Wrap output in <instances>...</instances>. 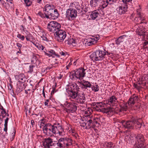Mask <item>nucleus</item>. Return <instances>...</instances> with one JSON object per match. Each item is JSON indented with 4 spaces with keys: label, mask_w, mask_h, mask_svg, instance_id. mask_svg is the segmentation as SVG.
I'll return each mask as SVG.
<instances>
[{
    "label": "nucleus",
    "mask_w": 148,
    "mask_h": 148,
    "mask_svg": "<svg viewBox=\"0 0 148 148\" xmlns=\"http://www.w3.org/2000/svg\"><path fill=\"white\" fill-rule=\"evenodd\" d=\"M140 119L132 117L128 121L122 120L121 123L125 128L132 130L135 127L137 129L140 128L142 125V124L140 122Z\"/></svg>",
    "instance_id": "obj_1"
},
{
    "label": "nucleus",
    "mask_w": 148,
    "mask_h": 148,
    "mask_svg": "<svg viewBox=\"0 0 148 148\" xmlns=\"http://www.w3.org/2000/svg\"><path fill=\"white\" fill-rule=\"evenodd\" d=\"M47 135L51 136L53 134H58L59 136H63L65 134L64 130L62 125L59 123L51 124Z\"/></svg>",
    "instance_id": "obj_2"
},
{
    "label": "nucleus",
    "mask_w": 148,
    "mask_h": 148,
    "mask_svg": "<svg viewBox=\"0 0 148 148\" xmlns=\"http://www.w3.org/2000/svg\"><path fill=\"white\" fill-rule=\"evenodd\" d=\"M138 99V96L133 95L130 98L127 103H125L123 102L121 103L120 105L121 108H119L116 107V110L115 109V110H116V113L118 114L119 112L126 111L127 109V105L132 106L137 101Z\"/></svg>",
    "instance_id": "obj_3"
},
{
    "label": "nucleus",
    "mask_w": 148,
    "mask_h": 148,
    "mask_svg": "<svg viewBox=\"0 0 148 148\" xmlns=\"http://www.w3.org/2000/svg\"><path fill=\"white\" fill-rule=\"evenodd\" d=\"M86 70V69H84V68L81 67L71 71L70 73V78L73 79L76 77L79 79H83L86 74L85 71Z\"/></svg>",
    "instance_id": "obj_4"
},
{
    "label": "nucleus",
    "mask_w": 148,
    "mask_h": 148,
    "mask_svg": "<svg viewBox=\"0 0 148 148\" xmlns=\"http://www.w3.org/2000/svg\"><path fill=\"white\" fill-rule=\"evenodd\" d=\"M106 55L105 51L98 50L92 53L90 57L93 61H98L103 60Z\"/></svg>",
    "instance_id": "obj_5"
},
{
    "label": "nucleus",
    "mask_w": 148,
    "mask_h": 148,
    "mask_svg": "<svg viewBox=\"0 0 148 148\" xmlns=\"http://www.w3.org/2000/svg\"><path fill=\"white\" fill-rule=\"evenodd\" d=\"M135 138L137 140V141L134 143L132 148H140L145 143L146 139L143 134H139L135 135Z\"/></svg>",
    "instance_id": "obj_6"
},
{
    "label": "nucleus",
    "mask_w": 148,
    "mask_h": 148,
    "mask_svg": "<svg viewBox=\"0 0 148 148\" xmlns=\"http://www.w3.org/2000/svg\"><path fill=\"white\" fill-rule=\"evenodd\" d=\"M54 35L55 39L59 42H62L66 36V32L60 29L56 31Z\"/></svg>",
    "instance_id": "obj_7"
},
{
    "label": "nucleus",
    "mask_w": 148,
    "mask_h": 148,
    "mask_svg": "<svg viewBox=\"0 0 148 148\" xmlns=\"http://www.w3.org/2000/svg\"><path fill=\"white\" fill-rule=\"evenodd\" d=\"M61 28V25L55 21H51L47 25L48 30L51 32L54 33L58 30H60Z\"/></svg>",
    "instance_id": "obj_8"
},
{
    "label": "nucleus",
    "mask_w": 148,
    "mask_h": 148,
    "mask_svg": "<svg viewBox=\"0 0 148 148\" xmlns=\"http://www.w3.org/2000/svg\"><path fill=\"white\" fill-rule=\"evenodd\" d=\"M56 141H53L51 138H44L42 141V145L44 148H51L54 146H56Z\"/></svg>",
    "instance_id": "obj_9"
},
{
    "label": "nucleus",
    "mask_w": 148,
    "mask_h": 148,
    "mask_svg": "<svg viewBox=\"0 0 148 148\" xmlns=\"http://www.w3.org/2000/svg\"><path fill=\"white\" fill-rule=\"evenodd\" d=\"M100 37L99 35H97L92 38H89L84 41L86 46H88L96 43Z\"/></svg>",
    "instance_id": "obj_10"
},
{
    "label": "nucleus",
    "mask_w": 148,
    "mask_h": 148,
    "mask_svg": "<svg viewBox=\"0 0 148 148\" xmlns=\"http://www.w3.org/2000/svg\"><path fill=\"white\" fill-rule=\"evenodd\" d=\"M77 16V12L76 10L70 8L67 10L66 16L69 20L74 19Z\"/></svg>",
    "instance_id": "obj_11"
},
{
    "label": "nucleus",
    "mask_w": 148,
    "mask_h": 148,
    "mask_svg": "<svg viewBox=\"0 0 148 148\" xmlns=\"http://www.w3.org/2000/svg\"><path fill=\"white\" fill-rule=\"evenodd\" d=\"M55 7L52 5L49 4H46L44 7L43 11H45V14L46 15V18H49V15L52 12Z\"/></svg>",
    "instance_id": "obj_12"
},
{
    "label": "nucleus",
    "mask_w": 148,
    "mask_h": 148,
    "mask_svg": "<svg viewBox=\"0 0 148 148\" xmlns=\"http://www.w3.org/2000/svg\"><path fill=\"white\" fill-rule=\"evenodd\" d=\"M127 5L126 4L123 3L118 6L116 11L119 14H123L127 11Z\"/></svg>",
    "instance_id": "obj_13"
},
{
    "label": "nucleus",
    "mask_w": 148,
    "mask_h": 148,
    "mask_svg": "<svg viewBox=\"0 0 148 148\" xmlns=\"http://www.w3.org/2000/svg\"><path fill=\"white\" fill-rule=\"evenodd\" d=\"M106 103L110 106H116L118 103L117 98L114 96H112L110 97L106 101Z\"/></svg>",
    "instance_id": "obj_14"
},
{
    "label": "nucleus",
    "mask_w": 148,
    "mask_h": 148,
    "mask_svg": "<svg viewBox=\"0 0 148 148\" xmlns=\"http://www.w3.org/2000/svg\"><path fill=\"white\" fill-rule=\"evenodd\" d=\"M86 126L85 129H88L93 127L94 119L93 116L90 115H87L86 117Z\"/></svg>",
    "instance_id": "obj_15"
},
{
    "label": "nucleus",
    "mask_w": 148,
    "mask_h": 148,
    "mask_svg": "<svg viewBox=\"0 0 148 148\" xmlns=\"http://www.w3.org/2000/svg\"><path fill=\"white\" fill-rule=\"evenodd\" d=\"M38 123L40 124V127L42 129L43 133L47 135L51 123H47L46 121L38 122Z\"/></svg>",
    "instance_id": "obj_16"
},
{
    "label": "nucleus",
    "mask_w": 148,
    "mask_h": 148,
    "mask_svg": "<svg viewBox=\"0 0 148 148\" xmlns=\"http://www.w3.org/2000/svg\"><path fill=\"white\" fill-rule=\"evenodd\" d=\"M77 84H69L66 85V90L68 91H77L78 90L79 88Z\"/></svg>",
    "instance_id": "obj_17"
},
{
    "label": "nucleus",
    "mask_w": 148,
    "mask_h": 148,
    "mask_svg": "<svg viewBox=\"0 0 148 148\" xmlns=\"http://www.w3.org/2000/svg\"><path fill=\"white\" fill-rule=\"evenodd\" d=\"M65 42L66 44L69 45L71 47H75L77 45L76 40L71 37L66 40Z\"/></svg>",
    "instance_id": "obj_18"
},
{
    "label": "nucleus",
    "mask_w": 148,
    "mask_h": 148,
    "mask_svg": "<svg viewBox=\"0 0 148 148\" xmlns=\"http://www.w3.org/2000/svg\"><path fill=\"white\" fill-rule=\"evenodd\" d=\"M142 28H140L139 26L138 29H137L136 32L137 34L140 36H142L143 38H144L145 36V33L146 32L145 29L144 27V25H142Z\"/></svg>",
    "instance_id": "obj_19"
},
{
    "label": "nucleus",
    "mask_w": 148,
    "mask_h": 148,
    "mask_svg": "<svg viewBox=\"0 0 148 148\" xmlns=\"http://www.w3.org/2000/svg\"><path fill=\"white\" fill-rule=\"evenodd\" d=\"M44 52L45 55L48 56L49 57H55V56H59L52 49L49 51H44Z\"/></svg>",
    "instance_id": "obj_20"
},
{
    "label": "nucleus",
    "mask_w": 148,
    "mask_h": 148,
    "mask_svg": "<svg viewBox=\"0 0 148 148\" xmlns=\"http://www.w3.org/2000/svg\"><path fill=\"white\" fill-rule=\"evenodd\" d=\"M53 11L52 12H51L50 14L49 15V17L50 16V17L52 19H55L58 17L59 14L58 10L55 9V8Z\"/></svg>",
    "instance_id": "obj_21"
},
{
    "label": "nucleus",
    "mask_w": 148,
    "mask_h": 148,
    "mask_svg": "<svg viewBox=\"0 0 148 148\" xmlns=\"http://www.w3.org/2000/svg\"><path fill=\"white\" fill-rule=\"evenodd\" d=\"M75 101L80 103L83 104L85 101V98L83 95H78L75 100Z\"/></svg>",
    "instance_id": "obj_22"
},
{
    "label": "nucleus",
    "mask_w": 148,
    "mask_h": 148,
    "mask_svg": "<svg viewBox=\"0 0 148 148\" xmlns=\"http://www.w3.org/2000/svg\"><path fill=\"white\" fill-rule=\"evenodd\" d=\"M135 138L134 135L133 134L126 135L125 138V140L127 142V143L130 144H132L133 141V140Z\"/></svg>",
    "instance_id": "obj_23"
},
{
    "label": "nucleus",
    "mask_w": 148,
    "mask_h": 148,
    "mask_svg": "<svg viewBox=\"0 0 148 148\" xmlns=\"http://www.w3.org/2000/svg\"><path fill=\"white\" fill-rule=\"evenodd\" d=\"M73 140L71 137H65L64 147H68L72 145L73 144Z\"/></svg>",
    "instance_id": "obj_24"
},
{
    "label": "nucleus",
    "mask_w": 148,
    "mask_h": 148,
    "mask_svg": "<svg viewBox=\"0 0 148 148\" xmlns=\"http://www.w3.org/2000/svg\"><path fill=\"white\" fill-rule=\"evenodd\" d=\"M115 109H116V108H101L100 112L109 114L110 113H111V112H112L114 111H115Z\"/></svg>",
    "instance_id": "obj_25"
},
{
    "label": "nucleus",
    "mask_w": 148,
    "mask_h": 148,
    "mask_svg": "<svg viewBox=\"0 0 148 148\" xmlns=\"http://www.w3.org/2000/svg\"><path fill=\"white\" fill-rule=\"evenodd\" d=\"M101 1L102 0H91L90 4L92 7L95 8L99 5Z\"/></svg>",
    "instance_id": "obj_26"
},
{
    "label": "nucleus",
    "mask_w": 148,
    "mask_h": 148,
    "mask_svg": "<svg viewBox=\"0 0 148 148\" xmlns=\"http://www.w3.org/2000/svg\"><path fill=\"white\" fill-rule=\"evenodd\" d=\"M68 109L73 112L75 111L77 109V107L76 104L74 103H70L68 104Z\"/></svg>",
    "instance_id": "obj_27"
},
{
    "label": "nucleus",
    "mask_w": 148,
    "mask_h": 148,
    "mask_svg": "<svg viewBox=\"0 0 148 148\" xmlns=\"http://www.w3.org/2000/svg\"><path fill=\"white\" fill-rule=\"evenodd\" d=\"M141 9H138L136 10L137 17L139 18L141 20L143 21L145 20V16L144 14L141 12Z\"/></svg>",
    "instance_id": "obj_28"
},
{
    "label": "nucleus",
    "mask_w": 148,
    "mask_h": 148,
    "mask_svg": "<svg viewBox=\"0 0 148 148\" xmlns=\"http://www.w3.org/2000/svg\"><path fill=\"white\" fill-rule=\"evenodd\" d=\"M65 138H61L58 140V142L56 141V146H59L63 148L64 145Z\"/></svg>",
    "instance_id": "obj_29"
},
{
    "label": "nucleus",
    "mask_w": 148,
    "mask_h": 148,
    "mask_svg": "<svg viewBox=\"0 0 148 148\" xmlns=\"http://www.w3.org/2000/svg\"><path fill=\"white\" fill-rule=\"evenodd\" d=\"M68 92L69 96L73 99L75 100L76 98L78 95L77 91H69Z\"/></svg>",
    "instance_id": "obj_30"
},
{
    "label": "nucleus",
    "mask_w": 148,
    "mask_h": 148,
    "mask_svg": "<svg viewBox=\"0 0 148 148\" xmlns=\"http://www.w3.org/2000/svg\"><path fill=\"white\" fill-rule=\"evenodd\" d=\"M134 21L135 23H136V25H139V27H141L142 25H144L146 23V22H144L143 21L141 20L140 19H139V18L136 17L134 19Z\"/></svg>",
    "instance_id": "obj_31"
},
{
    "label": "nucleus",
    "mask_w": 148,
    "mask_h": 148,
    "mask_svg": "<svg viewBox=\"0 0 148 148\" xmlns=\"http://www.w3.org/2000/svg\"><path fill=\"white\" fill-rule=\"evenodd\" d=\"M126 36V35H123L119 37L115 40L116 44L117 45H119L121 42L124 41V39Z\"/></svg>",
    "instance_id": "obj_32"
},
{
    "label": "nucleus",
    "mask_w": 148,
    "mask_h": 148,
    "mask_svg": "<svg viewBox=\"0 0 148 148\" xmlns=\"http://www.w3.org/2000/svg\"><path fill=\"white\" fill-rule=\"evenodd\" d=\"M99 13L97 10H95L91 13L90 16L92 20H95L98 16Z\"/></svg>",
    "instance_id": "obj_33"
},
{
    "label": "nucleus",
    "mask_w": 148,
    "mask_h": 148,
    "mask_svg": "<svg viewBox=\"0 0 148 148\" xmlns=\"http://www.w3.org/2000/svg\"><path fill=\"white\" fill-rule=\"evenodd\" d=\"M94 106H95V107L98 109H97V110L98 111H101V108H103V107L102 102H96L95 103V105H94Z\"/></svg>",
    "instance_id": "obj_34"
},
{
    "label": "nucleus",
    "mask_w": 148,
    "mask_h": 148,
    "mask_svg": "<svg viewBox=\"0 0 148 148\" xmlns=\"http://www.w3.org/2000/svg\"><path fill=\"white\" fill-rule=\"evenodd\" d=\"M109 3V2L108 1V0H106L103 1L102 0L101 2L100 3H102V7L103 8H104L108 6Z\"/></svg>",
    "instance_id": "obj_35"
},
{
    "label": "nucleus",
    "mask_w": 148,
    "mask_h": 148,
    "mask_svg": "<svg viewBox=\"0 0 148 148\" xmlns=\"http://www.w3.org/2000/svg\"><path fill=\"white\" fill-rule=\"evenodd\" d=\"M80 125L81 126L84 127L85 128L86 126V118L84 120H82L80 121Z\"/></svg>",
    "instance_id": "obj_36"
},
{
    "label": "nucleus",
    "mask_w": 148,
    "mask_h": 148,
    "mask_svg": "<svg viewBox=\"0 0 148 148\" xmlns=\"http://www.w3.org/2000/svg\"><path fill=\"white\" fill-rule=\"evenodd\" d=\"M73 7H74L76 9L78 10V12H79L80 10L82 9L81 7L79 5L78 3H75L74 4Z\"/></svg>",
    "instance_id": "obj_37"
},
{
    "label": "nucleus",
    "mask_w": 148,
    "mask_h": 148,
    "mask_svg": "<svg viewBox=\"0 0 148 148\" xmlns=\"http://www.w3.org/2000/svg\"><path fill=\"white\" fill-rule=\"evenodd\" d=\"M35 46L39 50H42L45 48V47L43 46L42 45L39 44L38 43L35 44Z\"/></svg>",
    "instance_id": "obj_38"
},
{
    "label": "nucleus",
    "mask_w": 148,
    "mask_h": 148,
    "mask_svg": "<svg viewBox=\"0 0 148 148\" xmlns=\"http://www.w3.org/2000/svg\"><path fill=\"white\" fill-rule=\"evenodd\" d=\"M17 86L19 88V91H21L25 87L24 84H17Z\"/></svg>",
    "instance_id": "obj_39"
},
{
    "label": "nucleus",
    "mask_w": 148,
    "mask_h": 148,
    "mask_svg": "<svg viewBox=\"0 0 148 148\" xmlns=\"http://www.w3.org/2000/svg\"><path fill=\"white\" fill-rule=\"evenodd\" d=\"M92 90L96 92L99 90V87L98 85H95L92 87Z\"/></svg>",
    "instance_id": "obj_40"
},
{
    "label": "nucleus",
    "mask_w": 148,
    "mask_h": 148,
    "mask_svg": "<svg viewBox=\"0 0 148 148\" xmlns=\"http://www.w3.org/2000/svg\"><path fill=\"white\" fill-rule=\"evenodd\" d=\"M140 84H133L134 87L137 89L139 91L141 88H142V87L140 85Z\"/></svg>",
    "instance_id": "obj_41"
},
{
    "label": "nucleus",
    "mask_w": 148,
    "mask_h": 148,
    "mask_svg": "<svg viewBox=\"0 0 148 148\" xmlns=\"http://www.w3.org/2000/svg\"><path fill=\"white\" fill-rule=\"evenodd\" d=\"M24 1L27 6H29L32 3V2L29 0H24Z\"/></svg>",
    "instance_id": "obj_42"
},
{
    "label": "nucleus",
    "mask_w": 148,
    "mask_h": 148,
    "mask_svg": "<svg viewBox=\"0 0 148 148\" xmlns=\"http://www.w3.org/2000/svg\"><path fill=\"white\" fill-rule=\"evenodd\" d=\"M105 144L108 148H112L113 146V143L111 142H106L105 143Z\"/></svg>",
    "instance_id": "obj_43"
},
{
    "label": "nucleus",
    "mask_w": 148,
    "mask_h": 148,
    "mask_svg": "<svg viewBox=\"0 0 148 148\" xmlns=\"http://www.w3.org/2000/svg\"><path fill=\"white\" fill-rule=\"evenodd\" d=\"M37 15L39 16L42 18H46V15L43 14L42 12H39L37 14Z\"/></svg>",
    "instance_id": "obj_44"
},
{
    "label": "nucleus",
    "mask_w": 148,
    "mask_h": 148,
    "mask_svg": "<svg viewBox=\"0 0 148 148\" xmlns=\"http://www.w3.org/2000/svg\"><path fill=\"white\" fill-rule=\"evenodd\" d=\"M26 79L25 78H19V82L21 83H26L25 80Z\"/></svg>",
    "instance_id": "obj_45"
},
{
    "label": "nucleus",
    "mask_w": 148,
    "mask_h": 148,
    "mask_svg": "<svg viewBox=\"0 0 148 148\" xmlns=\"http://www.w3.org/2000/svg\"><path fill=\"white\" fill-rule=\"evenodd\" d=\"M89 9L90 8L89 7L86 6L83 7L82 8V11H83L84 12H88L90 13V12L89 11Z\"/></svg>",
    "instance_id": "obj_46"
},
{
    "label": "nucleus",
    "mask_w": 148,
    "mask_h": 148,
    "mask_svg": "<svg viewBox=\"0 0 148 148\" xmlns=\"http://www.w3.org/2000/svg\"><path fill=\"white\" fill-rule=\"evenodd\" d=\"M35 66L33 65H31L29 66V70L28 71V73H32L33 71V68Z\"/></svg>",
    "instance_id": "obj_47"
},
{
    "label": "nucleus",
    "mask_w": 148,
    "mask_h": 148,
    "mask_svg": "<svg viewBox=\"0 0 148 148\" xmlns=\"http://www.w3.org/2000/svg\"><path fill=\"white\" fill-rule=\"evenodd\" d=\"M17 37L21 40L23 41L25 39V37L24 36L22 35L21 34H18L17 35Z\"/></svg>",
    "instance_id": "obj_48"
},
{
    "label": "nucleus",
    "mask_w": 148,
    "mask_h": 148,
    "mask_svg": "<svg viewBox=\"0 0 148 148\" xmlns=\"http://www.w3.org/2000/svg\"><path fill=\"white\" fill-rule=\"evenodd\" d=\"M72 135L76 139H79V136L77 133L75 132L72 134Z\"/></svg>",
    "instance_id": "obj_49"
},
{
    "label": "nucleus",
    "mask_w": 148,
    "mask_h": 148,
    "mask_svg": "<svg viewBox=\"0 0 148 148\" xmlns=\"http://www.w3.org/2000/svg\"><path fill=\"white\" fill-rule=\"evenodd\" d=\"M12 84H7V87L8 90H11L12 88Z\"/></svg>",
    "instance_id": "obj_50"
},
{
    "label": "nucleus",
    "mask_w": 148,
    "mask_h": 148,
    "mask_svg": "<svg viewBox=\"0 0 148 148\" xmlns=\"http://www.w3.org/2000/svg\"><path fill=\"white\" fill-rule=\"evenodd\" d=\"M83 84V86L85 88H90L91 86V84Z\"/></svg>",
    "instance_id": "obj_51"
},
{
    "label": "nucleus",
    "mask_w": 148,
    "mask_h": 148,
    "mask_svg": "<svg viewBox=\"0 0 148 148\" xmlns=\"http://www.w3.org/2000/svg\"><path fill=\"white\" fill-rule=\"evenodd\" d=\"M37 60V57L35 56H34L32 58V61L34 63H36Z\"/></svg>",
    "instance_id": "obj_52"
},
{
    "label": "nucleus",
    "mask_w": 148,
    "mask_h": 148,
    "mask_svg": "<svg viewBox=\"0 0 148 148\" xmlns=\"http://www.w3.org/2000/svg\"><path fill=\"white\" fill-rule=\"evenodd\" d=\"M16 45L18 47V49H21L22 47V45L21 44L19 43H16Z\"/></svg>",
    "instance_id": "obj_53"
},
{
    "label": "nucleus",
    "mask_w": 148,
    "mask_h": 148,
    "mask_svg": "<svg viewBox=\"0 0 148 148\" xmlns=\"http://www.w3.org/2000/svg\"><path fill=\"white\" fill-rule=\"evenodd\" d=\"M43 40L46 41H49L48 39L45 36H44L43 35L41 36Z\"/></svg>",
    "instance_id": "obj_54"
},
{
    "label": "nucleus",
    "mask_w": 148,
    "mask_h": 148,
    "mask_svg": "<svg viewBox=\"0 0 148 148\" xmlns=\"http://www.w3.org/2000/svg\"><path fill=\"white\" fill-rule=\"evenodd\" d=\"M9 118L8 117L6 118L5 121V123L4 125H8V123Z\"/></svg>",
    "instance_id": "obj_55"
},
{
    "label": "nucleus",
    "mask_w": 148,
    "mask_h": 148,
    "mask_svg": "<svg viewBox=\"0 0 148 148\" xmlns=\"http://www.w3.org/2000/svg\"><path fill=\"white\" fill-rule=\"evenodd\" d=\"M122 1L123 3L126 4L127 3L131 1L132 0H122Z\"/></svg>",
    "instance_id": "obj_56"
},
{
    "label": "nucleus",
    "mask_w": 148,
    "mask_h": 148,
    "mask_svg": "<svg viewBox=\"0 0 148 148\" xmlns=\"http://www.w3.org/2000/svg\"><path fill=\"white\" fill-rule=\"evenodd\" d=\"M72 64L71 62H70L69 64L66 66V69H69Z\"/></svg>",
    "instance_id": "obj_57"
},
{
    "label": "nucleus",
    "mask_w": 148,
    "mask_h": 148,
    "mask_svg": "<svg viewBox=\"0 0 148 148\" xmlns=\"http://www.w3.org/2000/svg\"><path fill=\"white\" fill-rule=\"evenodd\" d=\"M110 3V4L112 3H113L115 2L116 0H107Z\"/></svg>",
    "instance_id": "obj_58"
},
{
    "label": "nucleus",
    "mask_w": 148,
    "mask_h": 148,
    "mask_svg": "<svg viewBox=\"0 0 148 148\" xmlns=\"http://www.w3.org/2000/svg\"><path fill=\"white\" fill-rule=\"evenodd\" d=\"M0 3L3 5H4L5 4V2L3 0H0Z\"/></svg>",
    "instance_id": "obj_59"
},
{
    "label": "nucleus",
    "mask_w": 148,
    "mask_h": 148,
    "mask_svg": "<svg viewBox=\"0 0 148 148\" xmlns=\"http://www.w3.org/2000/svg\"><path fill=\"white\" fill-rule=\"evenodd\" d=\"M49 99H47L46 100V101L45 102L44 104L45 106H48V102L49 101Z\"/></svg>",
    "instance_id": "obj_60"
},
{
    "label": "nucleus",
    "mask_w": 148,
    "mask_h": 148,
    "mask_svg": "<svg viewBox=\"0 0 148 148\" xmlns=\"http://www.w3.org/2000/svg\"><path fill=\"white\" fill-rule=\"evenodd\" d=\"M8 125H4V131L6 132V134L7 133V131L8 130Z\"/></svg>",
    "instance_id": "obj_61"
},
{
    "label": "nucleus",
    "mask_w": 148,
    "mask_h": 148,
    "mask_svg": "<svg viewBox=\"0 0 148 148\" xmlns=\"http://www.w3.org/2000/svg\"><path fill=\"white\" fill-rule=\"evenodd\" d=\"M1 113L2 115H3L4 114L6 115V111L5 110H2V111L1 112Z\"/></svg>",
    "instance_id": "obj_62"
},
{
    "label": "nucleus",
    "mask_w": 148,
    "mask_h": 148,
    "mask_svg": "<svg viewBox=\"0 0 148 148\" xmlns=\"http://www.w3.org/2000/svg\"><path fill=\"white\" fill-rule=\"evenodd\" d=\"M147 45H148V41L145 40L144 42L143 46L144 47H145V46Z\"/></svg>",
    "instance_id": "obj_63"
},
{
    "label": "nucleus",
    "mask_w": 148,
    "mask_h": 148,
    "mask_svg": "<svg viewBox=\"0 0 148 148\" xmlns=\"http://www.w3.org/2000/svg\"><path fill=\"white\" fill-rule=\"evenodd\" d=\"M63 76L62 75H61V74H60L59 75V76H57L56 77V78H58V79H60L62 78Z\"/></svg>",
    "instance_id": "obj_64"
}]
</instances>
